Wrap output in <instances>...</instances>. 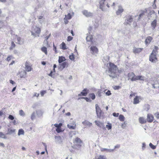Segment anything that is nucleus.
Listing matches in <instances>:
<instances>
[{
	"instance_id": "f257e3e1",
	"label": "nucleus",
	"mask_w": 159,
	"mask_h": 159,
	"mask_svg": "<svg viewBox=\"0 0 159 159\" xmlns=\"http://www.w3.org/2000/svg\"><path fill=\"white\" fill-rule=\"evenodd\" d=\"M118 71V68L116 65L113 63L110 62L108 72L110 73V76L112 78H115L116 76V74Z\"/></svg>"
},
{
	"instance_id": "f03ea898",
	"label": "nucleus",
	"mask_w": 159,
	"mask_h": 159,
	"mask_svg": "<svg viewBox=\"0 0 159 159\" xmlns=\"http://www.w3.org/2000/svg\"><path fill=\"white\" fill-rule=\"evenodd\" d=\"M157 47H155V49H153L152 50V53L149 56V61L154 63H155L158 61L157 58V57L156 56V55L157 53Z\"/></svg>"
},
{
	"instance_id": "7ed1b4c3",
	"label": "nucleus",
	"mask_w": 159,
	"mask_h": 159,
	"mask_svg": "<svg viewBox=\"0 0 159 159\" xmlns=\"http://www.w3.org/2000/svg\"><path fill=\"white\" fill-rule=\"evenodd\" d=\"M110 7L106 0H100L99 1V8L102 11H106L108 10V8Z\"/></svg>"
},
{
	"instance_id": "20e7f679",
	"label": "nucleus",
	"mask_w": 159,
	"mask_h": 159,
	"mask_svg": "<svg viewBox=\"0 0 159 159\" xmlns=\"http://www.w3.org/2000/svg\"><path fill=\"white\" fill-rule=\"evenodd\" d=\"M41 31V28L37 26L32 27L31 31V35L35 37H39Z\"/></svg>"
},
{
	"instance_id": "39448f33",
	"label": "nucleus",
	"mask_w": 159,
	"mask_h": 159,
	"mask_svg": "<svg viewBox=\"0 0 159 159\" xmlns=\"http://www.w3.org/2000/svg\"><path fill=\"white\" fill-rule=\"evenodd\" d=\"M97 117L101 118L103 116L102 112L98 105L96 104L95 105Z\"/></svg>"
},
{
	"instance_id": "423d86ee",
	"label": "nucleus",
	"mask_w": 159,
	"mask_h": 159,
	"mask_svg": "<svg viewBox=\"0 0 159 159\" xmlns=\"http://www.w3.org/2000/svg\"><path fill=\"white\" fill-rule=\"evenodd\" d=\"M128 80H130L131 81L137 80V76L133 72L129 73L128 74Z\"/></svg>"
},
{
	"instance_id": "0eeeda50",
	"label": "nucleus",
	"mask_w": 159,
	"mask_h": 159,
	"mask_svg": "<svg viewBox=\"0 0 159 159\" xmlns=\"http://www.w3.org/2000/svg\"><path fill=\"white\" fill-rule=\"evenodd\" d=\"M74 15V12H72L71 13H69L67 15H65V17L64 18V22L66 24H67L68 21V20L70 19L72 16H73Z\"/></svg>"
},
{
	"instance_id": "6e6552de",
	"label": "nucleus",
	"mask_w": 159,
	"mask_h": 159,
	"mask_svg": "<svg viewBox=\"0 0 159 159\" xmlns=\"http://www.w3.org/2000/svg\"><path fill=\"white\" fill-rule=\"evenodd\" d=\"M55 140L56 143L61 144L63 143V138L60 136H55Z\"/></svg>"
},
{
	"instance_id": "1a4fd4ad",
	"label": "nucleus",
	"mask_w": 159,
	"mask_h": 159,
	"mask_svg": "<svg viewBox=\"0 0 159 159\" xmlns=\"http://www.w3.org/2000/svg\"><path fill=\"white\" fill-rule=\"evenodd\" d=\"M70 123L67 125V127L70 129H75L76 128V126L75 122L73 121L72 119L70 120Z\"/></svg>"
},
{
	"instance_id": "9d476101",
	"label": "nucleus",
	"mask_w": 159,
	"mask_h": 159,
	"mask_svg": "<svg viewBox=\"0 0 159 159\" xmlns=\"http://www.w3.org/2000/svg\"><path fill=\"white\" fill-rule=\"evenodd\" d=\"M82 142V141L78 137H76L75 139L73 142L74 144L77 146L78 147H81Z\"/></svg>"
},
{
	"instance_id": "9b49d317",
	"label": "nucleus",
	"mask_w": 159,
	"mask_h": 159,
	"mask_svg": "<svg viewBox=\"0 0 159 159\" xmlns=\"http://www.w3.org/2000/svg\"><path fill=\"white\" fill-rule=\"evenodd\" d=\"M133 18L131 16H127L126 17L124 24L125 25L128 24L130 25V23L133 21Z\"/></svg>"
},
{
	"instance_id": "f8f14e48",
	"label": "nucleus",
	"mask_w": 159,
	"mask_h": 159,
	"mask_svg": "<svg viewBox=\"0 0 159 159\" xmlns=\"http://www.w3.org/2000/svg\"><path fill=\"white\" fill-rule=\"evenodd\" d=\"M14 40L16 43L19 44H21L23 43V41L21 38L17 35L14 37Z\"/></svg>"
},
{
	"instance_id": "ddd939ff",
	"label": "nucleus",
	"mask_w": 159,
	"mask_h": 159,
	"mask_svg": "<svg viewBox=\"0 0 159 159\" xmlns=\"http://www.w3.org/2000/svg\"><path fill=\"white\" fill-rule=\"evenodd\" d=\"M25 69L26 71H30L32 69L30 63L29 62L26 61L25 63Z\"/></svg>"
},
{
	"instance_id": "4468645a",
	"label": "nucleus",
	"mask_w": 159,
	"mask_h": 159,
	"mask_svg": "<svg viewBox=\"0 0 159 159\" xmlns=\"http://www.w3.org/2000/svg\"><path fill=\"white\" fill-rule=\"evenodd\" d=\"M89 90L87 89H84L82 91L78 94L79 96H85L87 95L89 92Z\"/></svg>"
},
{
	"instance_id": "2eb2a0df",
	"label": "nucleus",
	"mask_w": 159,
	"mask_h": 159,
	"mask_svg": "<svg viewBox=\"0 0 159 159\" xmlns=\"http://www.w3.org/2000/svg\"><path fill=\"white\" fill-rule=\"evenodd\" d=\"M96 125L99 127L104 129L105 128L104 125V123L99 121L95 120L94 121Z\"/></svg>"
},
{
	"instance_id": "dca6fc26",
	"label": "nucleus",
	"mask_w": 159,
	"mask_h": 159,
	"mask_svg": "<svg viewBox=\"0 0 159 159\" xmlns=\"http://www.w3.org/2000/svg\"><path fill=\"white\" fill-rule=\"evenodd\" d=\"M142 99V98L140 96H136L134 99L133 103L135 104H138Z\"/></svg>"
},
{
	"instance_id": "f3484780",
	"label": "nucleus",
	"mask_w": 159,
	"mask_h": 159,
	"mask_svg": "<svg viewBox=\"0 0 159 159\" xmlns=\"http://www.w3.org/2000/svg\"><path fill=\"white\" fill-rule=\"evenodd\" d=\"M60 65L59 69L62 70L65 67H67L68 66V64L67 62H64L60 64Z\"/></svg>"
},
{
	"instance_id": "a211bd4d",
	"label": "nucleus",
	"mask_w": 159,
	"mask_h": 159,
	"mask_svg": "<svg viewBox=\"0 0 159 159\" xmlns=\"http://www.w3.org/2000/svg\"><path fill=\"white\" fill-rule=\"evenodd\" d=\"M147 120L149 122H152L154 120V117L151 114H148L147 115Z\"/></svg>"
},
{
	"instance_id": "6ab92c4d",
	"label": "nucleus",
	"mask_w": 159,
	"mask_h": 159,
	"mask_svg": "<svg viewBox=\"0 0 159 159\" xmlns=\"http://www.w3.org/2000/svg\"><path fill=\"white\" fill-rule=\"evenodd\" d=\"M44 112L43 110L41 109H38L36 111L37 115L39 117L42 116Z\"/></svg>"
},
{
	"instance_id": "aec40b11",
	"label": "nucleus",
	"mask_w": 159,
	"mask_h": 159,
	"mask_svg": "<svg viewBox=\"0 0 159 159\" xmlns=\"http://www.w3.org/2000/svg\"><path fill=\"white\" fill-rule=\"evenodd\" d=\"M118 7V8L116 12V14L117 15H120L124 11V9L121 6L119 5Z\"/></svg>"
},
{
	"instance_id": "412c9836",
	"label": "nucleus",
	"mask_w": 159,
	"mask_h": 159,
	"mask_svg": "<svg viewBox=\"0 0 159 159\" xmlns=\"http://www.w3.org/2000/svg\"><path fill=\"white\" fill-rule=\"evenodd\" d=\"M90 49L93 54L97 53L98 51V48L96 46H91Z\"/></svg>"
},
{
	"instance_id": "4be33fe9",
	"label": "nucleus",
	"mask_w": 159,
	"mask_h": 159,
	"mask_svg": "<svg viewBox=\"0 0 159 159\" xmlns=\"http://www.w3.org/2000/svg\"><path fill=\"white\" fill-rule=\"evenodd\" d=\"M83 14L86 17L92 16L93 15L92 13L88 12L87 11L84 10L82 11Z\"/></svg>"
},
{
	"instance_id": "5701e85b",
	"label": "nucleus",
	"mask_w": 159,
	"mask_h": 159,
	"mask_svg": "<svg viewBox=\"0 0 159 159\" xmlns=\"http://www.w3.org/2000/svg\"><path fill=\"white\" fill-rule=\"evenodd\" d=\"M100 149L102 152H112L114 150V149H107L103 148H101Z\"/></svg>"
},
{
	"instance_id": "b1692460",
	"label": "nucleus",
	"mask_w": 159,
	"mask_h": 159,
	"mask_svg": "<svg viewBox=\"0 0 159 159\" xmlns=\"http://www.w3.org/2000/svg\"><path fill=\"white\" fill-rule=\"evenodd\" d=\"M143 49V48H134L133 49V52L134 53H138L141 52Z\"/></svg>"
},
{
	"instance_id": "393cba45",
	"label": "nucleus",
	"mask_w": 159,
	"mask_h": 159,
	"mask_svg": "<svg viewBox=\"0 0 159 159\" xmlns=\"http://www.w3.org/2000/svg\"><path fill=\"white\" fill-rule=\"evenodd\" d=\"M149 83H150L152 85V86H153L154 85H156V84H158L159 82L158 80L154 79H152L150 80Z\"/></svg>"
},
{
	"instance_id": "a878e982",
	"label": "nucleus",
	"mask_w": 159,
	"mask_h": 159,
	"mask_svg": "<svg viewBox=\"0 0 159 159\" xmlns=\"http://www.w3.org/2000/svg\"><path fill=\"white\" fill-rule=\"evenodd\" d=\"M26 75V72L24 70L20 71L19 73V75L20 78H25Z\"/></svg>"
},
{
	"instance_id": "bb28decb",
	"label": "nucleus",
	"mask_w": 159,
	"mask_h": 159,
	"mask_svg": "<svg viewBox=\"0 0 159 159\" xmlns=\"http://www.w3.org/2000/svg\"><path fill=\"white\" fill-rule=\"evenodd\" d=\"M139 123L141 124H145L147 122L146 119L143 117H140L139 119Z\"/></svg>"
},
{
	"instance_id": "cd10ccee",
	"label": "nucleus",
	"mask_w": 159,
	"mask_h": 159,
	"mask_svg": "<svg viewBox=\"0 0 159 159\" xmlns=\"http://www.w3.org/2000/svg\"><path fill=\"white\" fill-rule=\"evenodd\" d=\"M152 38L151 36H148L147 38L146 39V40L145 41V43L146 44H148L150 43L152 41Z\"/></svg>"
},
{
	"instance_id": "c85d7f7f",
	"label": "nucleus",
	"mask_w": 159,
	"mask_h": 159,
	"mask_svg": "<svg viewBox=\"0 0 159 159\" xmlns=\"http://www.w3.org/2000/svg\"><path fill=\"white\" fill-rule=\"evenodd\" d=\"M38 20L40 23L42 24L43 23L45 20V18L42 16H38Z\"/></svg>"
},
{
	"instance_id": "c756f323",
	"label": "nucleus",
	"mask_w": 159,
	"mask_h": 159,
	"mask_svg": "<svg viewBox=\"0 0 159 159\" xmlns=\"http://www.w3.org/2000/svg\"><path fill=\"white\" fill-rule=\"evenodd\" d=\"M82 123L83 125L87 126L89 127H91L92 125V123L86 120L82 122Z\"/></svg>"
},
{
	"instance_id": "7c9ffc66",
	"label": "nucleus",
	"mask_w": 159,
	"mask_h": 159,
	"mask_svg": "<svg viewBox=\"0 0 159 159\" xmlns=\"http://www.w3.org/2000/svg\"><path fill=\"white\" fill-rule=\"evenodd\" d=\"M65 60L66 59L65 57L62 56L59 57L58 62L59 64H60L63 62H64Z\"/></svg>"
},
{
	"instance_id": "2f4dec72",
	"label": "nucleus",
	"mask_w": 159,
	"mask_h": 159,
	"mask_svg": "<svg viewBox=\"0 0 159 159\" xmlns=\"http://www.w3.org/2000/svg\"><path fill=\"white\" fill-rule=\"evenodd\" d=\"M157 25V20H154L151 23V26L152 27V29L154 30L155 29Z\"/></svg>"
},
{
	"instance_id": "473e14b6",
	"label": "nucleus",
	"mask_w": 159,
	"mask_h": 159,
	"mask_svg": "<svg viewBox=\"0 0 159 159\" xmlns=\"http://www.w3.org/2000/svg\"><path fill=\"white\" fill-rule=\"evenodd\" d=\"M109 60V57L107 56H106L104 57L103 59V61L105 63H106L108 62Z\"/></svg>"
},
{
	"instance_id": "72a5a7b5",
	"label": "nucleus",
	"mask_w": 159,
	"mask_h": 159,
	"mask_svg": "<svg viewBox=\"0 0 159 159\" xmlns=\"http://www.w3.org/2000/svg\"><path fill=\"white\" fill-rule=\"evenodd\" d=\"M93 38V36L92 35H88L86 38V39L87 41H91Z\"/></svg>"
},
{
	"instance_id": "f704fd0d",
	"label": "nucleus",
	"mask_w": 159,
	"mask_h": 159,
	"mask_svg": "<svg viewBox=\"0 0 159 159\" xmlns=\"http://www.w3.org/2000/svg\"><path fill=\"white\" fill-rule=\"evenodd\" d=\"M24 131L22 129H20L18 130V135L19 136H20L21 135H24Z\"/></svg>"
},
{
	"instance_id": "c9c22d12",
	"label": "nucleus",
	"mask_w": 159,
	"mask_h": 159,
	"mask_svg": "<svg viewBox=\"0 0 159 159\" xmlns=\"http://www.w3.org/2000/svg\"><path fill=\"white\" fill-rule=\"evenodd\" d=\"M16 46V44L14 43V42L12 41L11 43V45L9 48L10 50H12L13 48H14Z\"/></svg>"
},
{
	"instance_id": "e433bc0d",
	"label": "nucleus",
	"mask_w": 159,
	"mask_h": 159,
	"mask_svg": "<svg viewBox=\"0 0 159 159\" xmlns=\"http://www.w3.org/2000/svg\"><path fill=\"white\" fill-rule=\"evenodd\" d=\"M5 23L4 21L0 20V29L3 28L5 26Z\"/></svg>"
},
{
	"instance_id": "4c0bfd02",
	"label": "nucleus",
	"mask_w": 159,
	"mask_h": 159,
	"mask_svg": "<svg viewBox=\"0 0 159 159\" xmlns=\"http://www.w3.org/2000/svg\"><path fill=\"white\" fill-rule=\"evenodd\" d=\"M106 127L107 128L108 130L111 129L112 128L111 124L110 123L108 122L107 125H106Z\"/></svg>"
},
{
	"instance_id": "58836bf2",
	"label": "nucleus",
	"mask_w": 159,
	"mask_h": 159,
	"mask_svg": "<svg viewBox=\"0 0 159 159\" xmlns=\"http://www.w3.org/2000/svg\"><path fill=\"white\" fill-rule=\"evenodd\" d=\"M136 79H137V80H144L145 77L143 76L139 75L137 76Z\"/></svg>"
},
{
	"instance_id": "ea45409f",
	"label": "nucleus",
	"mask_w": 159,
	"mask_h": 159,
	"mask_svg": "<svg viewBox=\"0 0 159 159\" xmlns=\"http://www.w3.org/2000/svg\"><path fill=\"white\" fill-rule=\"evenodd\" d=\"M85 99L86 100V101L87 102H91V100L89 98H86V97H80V98H78V99Z\"/></svg>"
},
{
	"instance_id": "a19ab883",
	"label": "nucleus",
	"mask_w": 159,
	"mask_h": 159,
	"mask_svg": "<svg viewBox=\"0 0 159 159\" xmlns=\"http://www.w3.org/2000/svg\"><path fill=\"white\" fill-rule=\"evenodd\" d=\"M89 97L92 100H94L95 98V96L94 93H91L89 94Z\"/></svg>"
},
{
	"instance_id": "79ce46f5",
	"label": "nucleus",
	"mask_w": 159,
	"mask_h": 159,
	"mask_svg": "<svg viewBox=\"0 0 159 159\" xmlns=\"http://www.w3.org/2000/svg\"><path fill=\"white\" fill-rule=\"evenodd\" d=\"M119 119L120 121H123L125 120V117L123 115H120L119 116Z\"/></svg>"
},
{
	"instance_id": "37998d69",
	"label": "nucleus",
	"mask_w": 159,
	"mask_h": 159,
	"mask_svg": "<svg viewBox=\"0 0 159 159\" xmlns=\"http://www.w3.org/2000/svg\"><path fill=\"white\" fill-rule=\"evenodd\" d=\"M0 137L4 139H6L7 137L2 132H0Z\"/></svg>"
},
{
	"instance_id": "c03bdc74",
	"label": "nucleus",
	"mask_w": 159,
	"mask_h": 159,
	"mask_svg": "<svg viewBox=\"0 0 159 159\" xmlns=\"http://www.w3.org/2000/svg\"><path fill=\"white\" fill-rule=\"evenodd\" d=\"M35 118V112L32 113L31 116V119L32 120H34Z\"/></svg>"
},
{
	"instance_id": "a18cd8bd",
	"label": "nucleus",
	"mask_w": 159,
	"mask_h": 159,
	"mask_svg": "<svg viewBox=\"0 0 159 159\" xmlns=\"http://www.w3.org/2000/svg\"><path fill=\"white\" fill-rule=\"evenodd\" d=\"M145 108L144 110L147 111H148L150 109V106L148 104H145L144 105Z\"/></svg>"
},
{
	"instance_id": "49530a36",
	"label": "nucleus",
	"mask_w": 159,
	"mask_h": 159,
	"mask_svg": "<svg viewBox=\"0 0 159 159\" xmlns=\"http://www.w3.org/2000/svg\"><path fill=\"white\" fill-rule=\"evenodd\" d=\"M41 50L45 53L46 54L47 53V48L45 47H43L41 48Z\"/></svg>"
},
{
	"instance_id": "de8ad7c7",
	"label": "nucleus",
	"mask_w": 159,
	"mask_h": 159,
	"mask_svg": "<svg viewBox=\"0 0 159 159\" xmlns=\"http://www.w3.org/2000/svg\"><path fill=\"white\" fill-rule=\"evenodd\" d=\"M61 45L62 46L61 48L62 49L65 50L66 49V44L64 42H62L61 44Z\"/></svg>"
},
{
	"instance_id": "09e8293b",
	"label": "nucleus",
	"mask_w": 159,
	"mask_h": 159,
	"mask_svg": "<svg viewBox=\"0 0 159 159\" xmlns=\"http://www.w3.org/2000/svg\"><path fill=\"white\" fill-rule=\"evenodd\" d=\"M19 114L20 116H25V113L24 111L22 110H20L19 111Z\"/></svg>"
},
{
	"instance_id": "8fccbe9b",
	"label": "nucleus",
	"mask_w": 159,
	"mask_h": 159,
	"mask_svg": "<svg viewBox=\"0 0 159 159\" xmlns=\"http://www.w3.org/2000/svg\"><path fill=\"white\" fill-rule=\"evenodd\" d=\"M149 146L150 147L153 149H154L156 148V146L153 145L151 143H149Z\"/></svg>"
},
{
	"instance_id": "3c124183",
	"label": "nucleus",
	"mask_w": 159,
	"mask_h": 159,
	"mask_svg": "<svg viewBox=\"0 0 159 159\" xmlns=\"http://www.w3.org/2000/svg\"><path fill=\"white\" fill-rule=\"evenodd\" d=\"M98 159H107V158L104 156L100 155L98 157Z\"/></svg>"
},
{
	"instance_id": "603ef678",
	"label": "nucleus",
	"mask_w": 159,
	"mask_h": 159,
	"mask_svg": "<svg viewBox=\"0 0 159 159\" xmlns=\"http://www.w3.org/2000/svg\"><path fill=\"white\" fill-rule=\"evenodd\" d=\"M16 130L15 129H8V132L9 134H11L15 132Z\"/></svg>"
},
{
	"instance_id": "864d4df0",
	"label": "nucleus",
	"mask_w": 159,
	"mask_h": 159,
	"mask_svg": "<svg viewBox=\"0 0 159 159\" xmlns=\"http://www.w3.org/2000/svg\"><path fill=\"white\" fill-rule=\"evenodd\" d=\"M69 58L70 60L72 61L74 60L75 59V57L73 53H72L71 55H70L69 56Z\"/></svg>"
},
{
	"instance_id": "5fc2aeb1",
	"label": "nucleus",
	"mask_w": 159,
	"mask_h": 159,
	"mask_svg": "<svg viewBox=\"0 0 159 159\" xmlns=\"http://www.w3.org/2000/svg\"><path fill=\"white\" fill-rule=\"evenodd\" d=\"M13 52L15 54L17 55L18 56L20 54V52H19L16 49H15L14 50Z\"/></svg>"
},
{
	"instance_id": "6e6d98bb",
	"label": "nucleus",
	"mask_w": 159,
	"mask_h": 159,
	"mask_svg": "<svg viewBox=\"0 0 159 159\" xmlns=\"http://www.w3.org/2000/svg\"><path fill=\"white\" fill-rule=\"evenodd\" d=\"M46 93V91L43 90L41 92L40 94L41 96L43 97L44 96V95Z\"/></svg>"
},
{
	"instance_id": "4d7b16f0",
	"label": "nucleus",
	"mask_w": 159,
	"mask_h": 159,
	"mask_svg": "<svg viewBox=\"0 0 159 159\" xmlns=\"http://www.w3.org/2000/svg\"><path fill=\"white\" fill-rule=\"evenodd\" d=\"M152 87L155 89H159V83L156 84V85H154Z\"/></svg>"
},
{
	"instance_id": "13d9d810",
	"label": "nucleus",
	"mask_w": 159,
	"mask_h": 159,
	"mask_svg": "<svg viewBox=\"0 0 159 159\" xmlns=\"http://www.w3.org/2000/svg\"><path fill=\"white\" fill-rule=\"evenodd\" d=\"M12 58V56H8L7 58V60L9 61Z\"/></svg>"
},
{
	"instance_id": "bf43d9fd",
	"label": "nucleus",
	"mask_w": 159,
	"mask_h": 159,
	"mask_svg": "<svg viewBox=\"0 0 159 159\" xmlns=\"http://www.w3.org/2000/svg\"><path fill=\"white\" fill-rule=\"evenodd\" d=\"M56 131L58 133H59L62 132V130L61 129V128H57L56 129Z\"/></svg>"
},
{
	"instance_id": "052dcab7",
	"label": "nucleus",
	"mask_w": 159,
	"mask_h": 159,
	"mask_svg": "<svg viewBox=\"0 0 159 159\" xmlns=\"http://www.w3.org/2000/svg\"><path fill=\"white\" fill-rule=\"evenodd\" d=\"M146 144L145 143H142V149L143 150L146 148Z\"/></svg>"
},
{
	"instance_id": "680f3d73",
	"label": "nucleus",
	"mask_w": 159,
	"mask_h": 159,
	"mask_svg": "<svg viewBox=\"0 0 159 159\" xmlns=\"http://www.w3.org/2000/svg\"><path fill=\"white\" fill-rule=\"evenodd\" d=\"M8 118L11 120H13L14 119V117L11 115H10Z\"/></svg>"
},
{
	"instance_id": "e2e57ef3",
	"label": "nucleus",
	"mask_w": 159,
	"mask_h": 159,
	"mask_svg": "<svg viewBox=\"0 0 159 159\" xmlns=\"http://www.w3.org/2000/svg\"><path fill=\"white\" fill-rule=\"evenodd\" d=\"M73 39V37L71 36H68L67 38V41H70L71 40Z\"/></svg>"
},
{
	"instance_id": "0e129e2a",
	"label": "nucleus",
	"mask_w": 159,
	"mask_h": 159,
	"mask_svg": "<svg viewBox=\"0 0 159 159\" xmlns=\"http://www.w3.org/2000/svg\"><path fill=\"white\" fill-rule=\"evenodd\" d=\"M51 35V34H50L48 36H46L45 38V40H48L49 37H50Z\"/></svg>"
},
{
	"instance_id": "69168bd1",
	"label": "nucleus",
	"mask_w": 159,
	"mask_h": 159,
	"mask_svg": "<svg viewBox=\"0 0 159 159\" xmlns=\"http://www.w3.org/2000/svg\"><path fill=\"white\" fill-rule=\"evenodd\" d=\"M106 93L107 96H109L111 94V92L109 90H108L107 92H106Z\"/></svg>"
},
{
	"instance_id": "338daca9",
	"label": "nucleus",
	"mask_w": 159,
	"mask_h": 159,
	"mask_svg": "<svg viewBox=\"0 0 159 159\" xmlns=\"http://www.w3.org/2000/svg\"><path fill=\"white\" fill-rule=\"evenodd\" d=\"M119 115V114L118 113H113V115L114 116L117 117Z\"/></svg>"
},
{
	"instance_id": "774afa93",
	"label": "nucleus",
	"mask_w": 159,
	"mask_h": 159,
	"mask_svg": "<svg viewBox=\"0 0 159 159\" xmlns=\"http://www.w3.org/2000/svg\"><path fill=\"white\" fill-rule=\"evenodd\" d=\"M156 117L158 119L159 118V113H156L155 114Z\"/></svg>"
}]
</instances>
